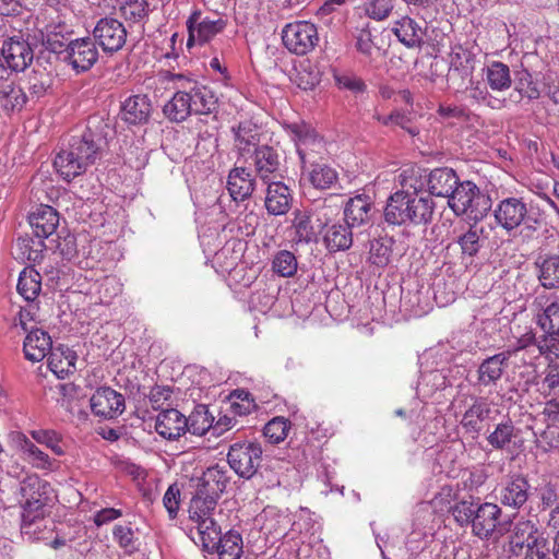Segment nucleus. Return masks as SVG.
Segmentation results:
<instances>
[{"instance_id": "obj_1", "label": "nucleus", "mask_w": 559, "mask_h": 559, "mask_svg": "<svg viewBox=\"0 0 559 559\" xmlns=\"http://www.w3.org/2000/svg\"><path fill=\"white\" fill-rule=\"evenodd\" d=\"M159 80L174 91L173 97L163 106V112L170 121L182 122L191 115H207L217 107L215 94L189 75L164 71Z\"/></svg>"}, {"instance_id": "obj_2", "label": "nucleus", "mask_w": 559, "mask_h": 559, "mask_svg": "<svg viewBox=\"0 0 559 559\" xmlns=\"http://www.w3.org/2000/svg\"><path fill=\"white\" fill-rule=\"evenodd\" d=\"M435 203L429 194L396 191L388 200L384 217L389 224H427L433 215Z\"/></svg>"}, {"instance_id": "obj_3", "label": "nucleus", "mask_w": 559, "mask_h": 559, "mask_svg": "<svg viewBox=\"0 0 559 559\" xmlns=\"http://www.w3.org/2000/svg\"><path fill=\"white\" fill-rule=\"evenodd\" d=\"M98 152L99 145L95 135L88 130L81 136L71 139L69 146L55 157L53 166L62 179L69 182L95 163Z\"/></svg>"}, {"instance_id": "obj_4", "label": "nucleus", "mask_w": 559, "mask_h": 559, "mask_svg": "<svg viewBox=\"0 0 559 559\" xmlns=\"http://www.w3.org/2000/svg\"><path fill=\"white\" fill-rule=\"evenodd\" d=\"M452 514L461 526L471 525L476 537L489 539L500 524L502 511L496 503L461 500L452 507Z\"/></svg>"}, {"instance_id": "obj_5", "label": "nucleus", "mask_w": 559, "mask_h": 559, "mask_svg": "<svg viewBox=\"0 0 559 559\" xmlns=\"http://www.w3.org/2000/svg\"><path fill=\"white\" fill-rule=\"evenodd\" d=\"M448 204L455 215H466L476 222L486 216L492 205L490 197L469 180H459Z\"/></svg>"}, {"instance_id": "obj_6", "label": "nucleus", "mask_w": 559, "mask_h": 559, "mask_svg": "<svg viewBox=\"0 0 559 559\" xmlns=\"http://www.w3.org/2000/svg\"><path fill=\"white\" fill-rule=\"evenodd\" d=\"M509 550L513 556L524 559L542 558L547 551V539L536 523L520 520L510 535Z\"/></svg>"}, {"instance_id": "obj_7", "label": "nucleus", "mask_w": 559, "mask_h": 559, "mask_svg": "<svg viewBox=\"0 0 559 559\" xmlns=\"http://www.w3.org/2000/svg\"><path fill=\"white\" fill-rule=\"evenodd\" d=\"M219 498L197 488L191 499L190 519L197 524L198 534L205 547L216 544L219 530L212 515Z\"/></svg>"}, {"instance_id": "obj_8", "label": "nucleus", "mask_w": 559, "mask_h": 559, "mask_svg": "<svg viewBox=\"0 0 559 559\" xmlns=\"http://www.w3.org/2000/svg\"><path fill=\"white\" fill-rule=\"evenodd\" d=\"M51 487L49 483L37 475L27 476L21 484V495L24 498L22 504V527L26 528L37 519L44 516V508L49 500Z\"/></svg>"}, {"instance_id": "obj_9", "label": "nucleus", "mask_w": 559, "mask_h": 559, "mask_svg": "<svg viewBox=\"0 0 559 559\" xmlns=\"http://www.w3.org/2000/svg\"><path fill=\"white\" fill-rule=\"evenodd\" d=\"M538 325L548 334L546 342L551 353L559 355V297L539 295L534 300Z\"/></svg>"}, {"instance_id": "obj_10", "label": "nucleus", "mask_w": 559, "mask_h": 559, "mask_svg": "<svg viewBox=\"0 0 559 559\" xmlns=\"http://www.w3.org/2000/svg\"><path fill=\"white\" fill-rule=\"evenodd\" d=\"M8 440L10 445L20 453L22 460L32 467L45 472L58 469L59 462L41 450L38 444L24 432L13 430L8 435Z\"/></svg>"}, {"instance_id": "obj_11", "label": "nucleus", "mask_w": 559, "mask_h": 559, "mask_svg": "<svg viewBox=\"0 0 559 559\" xmlns=\"http://www.w3.org/2000/svg\"><path fill=\"white\" fill-rule=\"evenodd\" d=\"M282 40L290 52L304 56L317 46L319 35L313 23L297 21L285 25L282 31Z\"/></svg>"}, {"instance_id": "obj_12", "label": "nucleus", "mask_w": 559, "mask_h": 559, "mask_svg": "<svg viewBox=\"0 0 559 559\" xmlns=\"http://www.w3.org/2000/svg\"><path fill=\"white\" fill-rule=\"evenodd\" d=\"M262 452L257 442L234 443L227 454L228 464L237 475L249 479L261 464Z\"/></svg>"}, {"instance_id": "obj_13", "label": "nucleus", "mask_w": 559, "mask_h": 559, "mask_svg": "<svg viewBox=\"0 0 559 559\" xmlns=\"http://www.w3.org/2000/svg\"><path fill=\"white\" fill-rule=\"evenodd\" d=\"M187 46L204 45L221 34L227 26V21L222 17L212 19L203 15L201 11H193L187 22Z\"/></svg>"}, {"instance_id": "obj_14", "label": "nucleus", "mask_w": 559, "mask_h": 559, "mask_svg": "<svg viewBox=\"0 0 559 559\" xmlns=\"http://www.w3.org/2000/svg\"><path fill=\"white\" fill-rule=\"evenodd\" d=\"M128 32L122 22L114 17L100 19L93 28L94 41L105 53H115L127 43Z\"/></svg>"}, {"instance_id": "obj_15", "label": "nucleus", "mask_w": 559, "mask_h": 559, "mask_svg": "<svg viewBox=\"0 0 559 559\" xmlns=\"http://www.w3.org/2000/svg\"><path fill=\"white\" fill-rule=\"evenodd\" d=\"M98 58V48L91 37L76 38L67 43L62 57L76 73L88 71Z\"/></svg>"}, {"instance_id": "obj_16", "label": "nucleus", "mask_w": 559, "mask_h": 559, "mask_svg": "<svg viewBox=\"0 0 559 559\" xmlns=\"http://www.w3.org/2000/svg\"><path fill=\"white\" fill-rule=\"evenodd\" d=\"M475 70V55L468 49L454 46L449 56L448 82L457 90L465 87Z\"/></svg>"}, {"instance_id": "obj_17", "label": "nucleus", "mask_w": 559, "mask_h": 559, "mask_svg": "<svg viewBox=\"0 0 559 559\" xmlns=\"http://www.w3.org/2000/svg\"><path fill=\"white\" fill-rule=\"evenodd\" d=\"M34 59V51L27 40L13 36L4 39L1 45L2 66L14 72L24 71Z\"/></svg>"}, {"instance_id": "obj_18", "label": "nucleus", "mask_w": 559, "mask_h": 559, "mask_svg": "<svg viewBox=\"0 0 559 559\" xmlns=\"http://www.w3.org/2000/svg\"><path fill=\"white\" fill-rule=\"evenodd\" d=\"M473 403L468 406L460 421L465 433L476 439L483 430L486 421L495 419L497 413L493 404L487 397H472Z\"/></svg>"}, {"instance_id": "obj_19", "label": "nucleus", "mask_w": 559, "mask_h": 559, "mask_svg": "<svg viewBox=\"0 0 559 559\" xmlns=\"http://www.w3.org/2000/svg\"><path fill=\"white\" fill-rule=\"evenodd\" d=\"M90 405L95 416L105 419L118 417L126 408L123 395L109 386L98 388L91 396Z\"/></svg>"}, {"instance_id": "obj_20", "label": "nucleus", "mask_w": 559, "mask_h": 559, "mask_svg": "<svg viewBox=\"0 0 559 559\" xmlns=\"http://www.w3.org/2000/svg\"><path fill=\"white\" fill-rule=\"evenodd\" d=\"M493 214L498 225L511 231L524 222L527 216V206L522 199L507 198L498 203Z\"/></svg>"}, {"instance_id": "obj_21", "label": "nucleus", "mask_w": 559, "mask_h": 559, "mask_svg": "<svg viewBox=\"0 0 559 559\" xmlns=\"http://www.w3.org/2000/svg\"><path fill=\"white\" fill-rule=\"evenodd\" d=\"M253 165L257 177L263 182H270L276 179H283L280 166V156L277 152L269 146L262 145L254 148Z\"/></svg>"}, {"instance_id": "obj_22", "label": "nucleus", "mask_w": 559, "mask_h": 559, "mask_svg": "<svg viewBox=\"0 0 559 559\" xmlns=\"http://www.w3.org/2000/svg\"><path fill=\"white\" fill-rule=\"evenodd\" d=\"M267 186L264 205L270 215L278 216L286 214L293 201L289 188L282 181L276 179L265 183Z\"/></svg>"}, {"instance_id": "obj_23", "label": "nucleus", "mask_w": 559, "mask_h": 559, "mask_svg": "<svg viewBox=\"0 0 559 559\" xmlns=\"http://www.w3.org/2000/svg\"><path fill=\"white\" fill-rule=\"evenodd\" d=\"M187 429V417L175 408L165 409L156 417L155 430L160 437L167 440L178 439Z\"/></svg>"}, {"instance_id": "obj_24", "label": "nucleus", "mask_w": 559, "mask_h": 559, "mask_svg": "<svg viewBox=\"0 0 559 559\" xmlns=\"http://www.w3.org/2000/svg\"><path fill=\"white\" fill-rule=\"evenodd\" d=\"M530 484L523 476H513L499 489V500L503 506L520 509L528 499Z\"/></svg>"}, {"instance_id": "obj_25", "label": "nucleus", "mask_w": 559, "mask_h": 559, "mask_svg": "<svg viewBox=\"0 0 559 559\" xmlns=\"http://www.w3.org/2000/svg\"><path fill=\"white\" fill-rule=\"evenodd\" d=\"M255 188V179L245 167L233 168L227 178V190L231 199L241 202L249 199Z\"/></svg>"}, {"instance_id": "obj_26", "label": "nucleus", "mask_w": 559, "mask_h": 559, "mask_svg": "<svg viewBox=\"0 0 559 559\" xmlns=\"http://www.w3.org/2000/svg\"><path fill=\"white\" fill-rule=\"evenodd\" d=\"M28 222L36 238L44 241L55 234L59 225V214L49 205H40L29 214Z\"/></svg>"}, {"instance_id": "obj_27", "label": "nucleus", "mask_w": 559, "mask_h": 559, "mask_svg": "<svg viewBox=\"0 0 559 559\" xmlns=\"http://www.w3.org/2000/svg\"><path fill=\"white\" fill-rule=\"evenodd\" d=\"M512 352H500L483 360L477 370L478 384L483 386L495 385L502 377Z\"/></svg>"}, {"instance_id": "obj_28", "label": "nucleus", "mask_w": 559, "mask_h": 559, "mask_svg": "<svg viewBox=\"0 0 559 559\" xmlns=\"http://www.w3.org/2000/svg\"><path fill=\"white\" fill-rule=\"evenodd\" d=\"M372 216V202L366 194L350 198L344 207L345 223L352 227H359L370 223Z\"/></svg>"}, {"instance_id": "obj_29", "label": "nucleus", "mask_w": 559, "mask_h": 559, "mask_svg": "<svg viewBox=\"0 0 559 559\" xmlns=\"http://www.w3.org/2000/svg\"><path fill=\"white\" fill-rule=\"evenodd\" d=\"M392 32L408 48H419L426 34L425 27L409 16H403L395 21Z\"/></svg>"}, {"instance_id": "obj_30", "label": "nucleus", "mask_w": 559, "mask_h": 559, "mask_svg": "<svg viewBox=\"0 0 559 559\" xmlns=\"http://www.w3.org/2000/svg\"><path fill=\"white\" fill-rule=\"evenodd\" d=\"M53 348L50 335L40 329H31L23 346L25 358L33 362L41 361Z\"/></svg>"}, {"instance_id": "obj_31", "label": "nucleus", "mask_w": 559, "mask_h": 559, "mask_svg": "<svg viewBox=\"0 0 559 559\" xmlns=\"http://www.w3.org/2000/svg\"><path fill=\"white\" fill-rule=\"evenodd\" d=\"M459 182L456 173L451 168H436L427 177L428 194L450 198Z\"/></svg>"}, {"instance_id": "obj_32", "label": "nucleus", "mask_w": 559, "mask_h": 559, "mask_svg": "<svg viewBox=\"0 0 559 559\" xmlns=\"http://www.w3.org/2000/svg\"><path fill=\"white\" fill-rule=\"evenodd\" d=\"M152 106L146 95H133L121 105L120 117L129 124H141L148 120Z\"/></svg>"}, {"instance_id": "obj_33", "label": "nucleus", "mask_w": 559, "mask_h": 559, "mask_svg": "<svg viewBox=\"0 0 559 559\" xmlns=\"http://www.w3.org/2000/svg\"><path fill=\"white\" fill-rule=\"evenodd\" d=\"M66 247L67 249H62L63 254L81 269H93L97 263V260L92 255L93 246L85 236L68 239Z\"/></svg>"}, {"instance_id": "obj_34", "label": "nucleus", "mask_w": 559, "mask_h": 559, "mask_svg": "<svg viewBox=\"0 0 559 559\" xmlns=\"http://www.w3.org/2000/svg\"><path fill=\"white\" fill-rule=\"evenodd\" d=\"M78 355L64 345L55 347L48 356V368L59 379H64L75 371Z\"/></svg>"}, {"instance_id": "obj_35", "label": "nucleus", "mask_w": 559, "mask_h": 559, "mask_svg": "<svg viewBox=\"0 0 559 559\" xmlns=\"http://www.w3.org/2000/svg\"><path fill=\"white\" fill-rule=\"evenodd\" d=\"M483 75L488 87L497 93L509 90L512 85L511 71L501 61H491L483 69Z\"/></svg>"}, {"instance_id": "obj_36", "label": "nucleus", "mask_w": 559, "mask_h": 559, "mask_svg": "<svg viewBox=\"0 0 559 559\" xmlns=\"http://www.w3.org/2000/svg\"><path fill=\"white\" fill-rule=\"evenodd\" d=\"M352 228L346 223L328 226L323 234V243L328 251L338 252L349 249L353 245Z\"/></svg>"}, {"instance_id": "obj_37", "label": "nucleus", "mask_w": 559, "mask_h": 559, "mask_svg": "<svg viewBox=\"0 0 559 559\" xmlns=\"http://www.w3.org/2000/svg\"><path fill=\"white\" fill-rule=\"evenodd\" d=\"M449 385H452V382L444 370L424 372L417 384V395L426 400L432 397L437 391L444 390Z\"/></svg>"}, {"instance_id": "obj_38", "label": "nucleus", "mask_w": 559, "mask_h": 559, "mask_svg": "<svg viewBox=\"0 0 559 559\" xmlns=\"http://www.w3.org/2000/svg\"><path fill=\"white\" fill-rule=\"evenodd\" d=\"M227 471L215 465L209 467L199 479L198 488L219 498L228 484Z\"/></svg>"}, {"instance_id": "obj_39", "label": "nucleus", "mask_w": 559, "mask_h": 559, "mask_svg": "<svg viewBox=\"0 0 559 559\" xmlns=\"http://www.w3.org/2000/svg\"><path fill=\"white\" fill-rule=\"evenodd\" d=\"M122 292V283L114 275L95 281L90 287V294L99 304H110Z\"/></svg>"}, {"instance_id": "obj_40", "label": "nucleus", "mask_w": 559, "mask_h": 559, "mask_svg": "<svg viewBox=\"0 0 559 559\" xmlns=\"http://www.w3.org/2000/svg\"><path fill=\"white\" fill-rule=\"evenodd\" d=\"M235 135V145L241 155L250 153L252 148H259L260 141L258 127L251 121L240 122L233 128Z\"/></svg>"}, {"instance_id": "obj_41", "label": "nucleus", "mask_w": 559, "mask_h": 559, "mask_svg": "<svg viewBox=\"0 0 559 559\" xmlns=\"http://www.w3.org/2000/svg\"><path fill=\"white\" fill-rule=\"evenodd\" d=\"M17 292L27 301L34 302L41 290V276L34 267H25L19 276Z\"/></svg>"}, {"instance_id": "obj_42", "label": "nucleus", "mask_w": 559, "mask_h": 559, "mask_svg": "<svg viewBox=\"0 0 559 559\" xmlns=\"http://www.w3.org/2000/svg\"><path fill=\"white\" fill-rule=\"evenodd\" d=\"M28 435L37 444L45 447L56 456H63L67 453L63 436L55 429H34Z\"/></svg>"}, {"instance_id": "obj_43", "label": "nucleus", "mask_w": 559, "mask_h": 559, "mask_svg": "<svg viewBox=\"0 0 559 559\" xmlns=\"http://www.w3.org/2000/svg\"><path fill=\"white\" fill-rule=\"evenodd\" d=\"M471 86L467 87L465 85L464 88L468 91V97L474 100L476 104L485 105L491 109L500 110L508 106V100L506 98H498L488 91V87L481 82H472Z\"/></svg>"}, {"instance_id": "obj_44", "label": "nucleus", "mask_w": 559, "mask_h": 559, "mask_svg": "<svg viewBox=\"0 0 559 559\" xmlns=\"http://www.w3.org/2000/svg\"><path fill=\"white\" fill-rule=\"evenodd\" d=\"M26 100V94L22 87L16 84H4L0 90V106L7 112L21 111Z\"/></svg>"}, {"instance_id": "obj_45", "label": "nucleus", "mask_w": 559, "mask_h": 559, "mask_svg": "<svg viewBox=\"0 0 559 559\" xmlns=\"http://www.w3.org/2000/svg\"><path fill=\"white\" fill-rule=\"evenodd\" d=\"M293 228L295 229V240L297 242H310L316 238V229L312 225V211L296 210L294 213Z\"/></svg>"}, {"instance_id": "obj_46", "label": "nucleus", "mask_w": 559, "mask_h": 559, "mask_svg": "<svg viewBox=\"0 0 559 559\" xmlns=\"http://www.w3.org/2000/svg\"><path fill=\"white\" fill-rule=\"evenodd\" d=\"M13 248L17 259L38 262L43 258L45 243L39 238L20 237Z\"/></svg>"}, {"instance_id": "obj_47", "label": "nucleus", "mask_w": 559, "mask_h": 559, "mask_svg": "<svg viewBox=\"0 0 559 559\" xmlns=\"http://www.w3.org/2000/svg\"><path fill=\"white\" fill-rule=\"evenodd\" d=\"M538 280L547 289L559 288V257L550 255L537 262Z\"/></svg>"}, {"instance_id": "obj_48", "label": "nucleus", "mask_w": 559, "mask_h": 559, "mask_svg": "<svg viewBox=\"0 0 559 559\" xmlns=\"http://www.w3.org/2000/svg\"><path fill=\"white\" fill-rule=\"evenodd\" d=\"M401 189L399 191L416 192L417 194H428L424 191L427 178L421 175L419 168L407 167L401 170L396 179Z\"/></svg>"}, {"instance_id": "obj_49", "label": "nucleus", "mask_w": 559, "mask_h": 559, "mask_svg": "<svg viewBox=\"0 0 559 559\" xmlns=\"http://www.w3.org/2000/svg\"><path fill=\"white\" fill-rule=\"evenodd\" d=\"M218 559H239L242 555V538L237 532H228L222 537H217Z\"/></svg>"}, {"instance_id": "obj_50", "label": "nucleus", "mask_w": 559, "mask_h": 559, "mask_svg": "<svg viewBox=\"0 0 559 559\" xmlns=\"http://www.w3.org/2000/svg\"><path fill=\"white\" fill-rule=\"evenodd\" d=\"M213 416L209 413L204 405H199L187 418L188 429L187 431L195 436H203L210 429L213 430Z\"/></svg>"}, {"instance_id": "obj_51", "label": "nucleus", "mask_w": 559, "mask_h": 559, "mask_svg": "<svg viewBox=\"0 0 559 559\" xmlns=\"http://www.w3.org/2000/svg\"><path fill=\"white\" fill-rule=\"evenodd\" d=\"M263 516V530L265 533L272 535L274 538L284 537L286 535L287 527L290 524V519L287 514L267 509L264 510Z\"/></svg>"}, {"instance_id": "obj_52", "label": "nucleus", "mask_w": 559, "mask_h": 559, "mask_svg": "<svg viewBox=\"0 0 559 559\" xmlns=\"http://www.w3.org/2000/svg\"><path fill=\"white\" fill-rule=\"evenodd\" d=\"M483 228L477 225H471L467 230L462 233L456 242L461 247L462 253L468 257H474L481 248V234Z\"/></svg>"}, {"instance_id": "obj_53", "label": "nucleus", "mask_w": 559, "mask_h": 559, "mask_svg": "<svg viewBox=\"0 0 559 559\" xmlns=\"http://www.w3.org/2000/svg\"><path fill=\"white\" fill-rule=\"evenodd\" d=\"M272 270L282 277H292L298 270L297 258L292 251L281 250L273 257Z\"/></svg>"}, {"instance_id": "obj_54", "label": "nucleus", "mask_w": 559, "mask_h": 559, "mask_svg": "<svg viewBox=\"0 0 559 559\" xmlns=\"http://www.w3.org/2000/svg\"><path fill=\"white\" fill-rule=\"evenodd\" d=\"M309 179L316 188L323 190L332 187L337 180V174L328 165L316 164L310 171Z\"/></svg>"}, {"instance_id": "obj_55", "label": "nucleus", "mask_w": 559, "mask_h": 559, "mask_svg": "<svg viewBox=\"0 0 559 559\" xmlns=\"http://www.w3.org/2000/svg\"><path fill=\"white\" fill-rule=\"evenodd\" d=\"M240 250H235L234 243H226L213 258V264L222 272L231 271L240 261Z\"/></svg>"}, {"instance_id": "obj_56", "label": "nucleus", "mask_w": 559, "mask_h": 559, "mask_svg": "<svg viewBox=\"0 0 559 559\" xmlns=\"http://www.w3.org/2000/svg\"><path fill=\"white\" fill-rule=\"evenodd\" d=\"M290 424L284 417H275L270 420L263 429L264 437L274 444L285 440L289 431Z\"/></svg>"}, {"instance_id": "obj_57", "label": "nucleus", "mask_w": 559, "mask_h": 559, "mask_svg": "<svg viewBox=\"0 0 559 559\" xmlns=\"http://www.w3.org/2000/svg\"><path fill=\"white\" fill-rule=\"evenodd\" d=\"M514 437V426L512 421L500 423L495 430L487 437L488 443L495 449H503Z\"/></svg>"}, {"instance_id": "obj_58", "label": "nucleus", "mask_w": 559, "mask_h": 559, "mask_svg": "<svg viewBox=\"0 0 559 559\" xmlns=\"http://www.w3.org/2000/svg\"><path fill=\"white\" fill-rule=\"evenodd\" d=\"M120 11L127 21L140 23L147 16V2L145 0H126Z\"/></svg>"}, {"instance_id": "obj_59", "label": "nucleus", "mask_w": 559, "mask_h": 559, "mask_svg": "<svg viewBox=\"0 0 559 559\" xmlns=\"http://www.w3.org/2000/svg\"><path fill=\"white\" fill-rule=\"evenodd\" d=\"M373 117L383 126H397L407 131L413 136L419 133V130L416 127L411 126L409 118L400 111H393L388 116L376 112Z\"/></svg>"}, {"instance_id": "obj_60", "label": "nucleus", "mask_w": 559, "mask_h": 559, "mask_svg": "<svg viewBox=\"0 0 559 559\" xmlns=\"http://www.w3.org/2000/svg\"><path fill=\"white\" fill-rule=\"evenodd\" d=\"M515 91L521 96H525L530 99H536L539 97V90L533 82L532 74L525 69L516 72Z\"/></svg>"}, {"instance_id": "obj_61", "label": "nucleus", "mask_w": 559, "mask_h": 559, "mask_svg": "<svg viewBox=\"0 0 559 559\" xmlns=\"http://www.w3.org/2000/svg\"><path fill=\"white\" fill-rule=\"evenodd\" d=\"M335 84L341 90L349 91L354 94H360L366 91L365 82L357 75L349 72H334Z\"/></svg>"}, {"instance_id": "obj_62", "label": "nucleus", "mask_w": 559, "mask_h": 559, "mask_svg": "<svg viewBox=\"0 0 559 559\" xmlns=\"http://www.w3.org/2000/svg\"><path fill=\"white\" fill-rule=\"evenodd\" d=\"M437 114L443 122L449 123L465 121L468 118L466 108L454 104H440Z\"/></svg>"}, {"instance_id": "obj_63", "label": "nucleus", "mask_w": 559, "mask_h": 559, "mask_svg": "<svg viewBox=\"0 0 559 559\" xmlns=\"http://www.w3.org/2000/svg\"><path fill=\"white\" fill-rule=\"evenodd\" d=\"M296 146L301 162L305 163L307 157V150L310 146H321V139H319L313 131L307 130L304 132L302 130H299L297 132Z\"/></svg>"}, {"instance_id": "obj_64", "label": "nucleus", "mask_w": 559, "mask_h": 559, "mask_svg": "<svg viewBox=\"0 0 559 559\" xmlns=\"http://www.w3.org/2000/svg\"><path fill=\"white\" fill-rule=\"evenodd\" d=\"M51 86V78L45 71H34L29 76V91L33 96L41 97Z\"/></svg>"}]
</instances>
